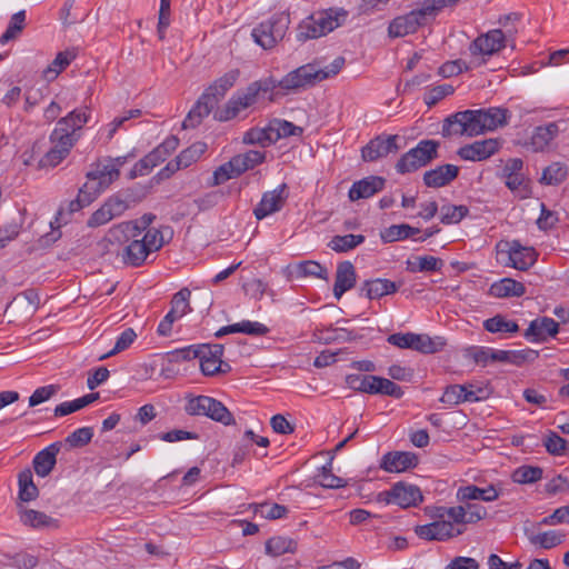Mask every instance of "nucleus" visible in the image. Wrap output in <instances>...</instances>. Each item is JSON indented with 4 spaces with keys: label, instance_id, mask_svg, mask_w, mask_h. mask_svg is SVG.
<instances>
[{
    "label": "nucleus",
    "instance_id": "f257e3e1",
    "mask_svg": "<svg viewBox=\"0 0 569 569\" xmlns=\"http://www.w3.org/2000/svg\"><path fill=\"white\" fill-rule=\"evenodd\" d=\"M317 74V64L307 63L288 72L280 80L269 76L253 81L243 90L237 91L226 106L218 110L216 118L219 121L236 118L242 110L253 106L261 93H270L269 100L273 101L274 96H287L311 88L320 82Z\"/></svg>",
    "mask_w": 569,
    "mask_h": 569
},
{
    "label": "nucleus",
    "instance_id": "f03ea898",
    "mask_svg": "<svg viewBox=\"0 0 569 569\" xmlns=\"http://www.w3.org/2000/svg\"><path fill=\"white\" fill-rule=\"evenodd\" d=\"M90 117V109L84 107L74 109L66 117L60 118L49 136L51 144L62 150L64 148L66 152L70 153L80 139L79 131L89 122Z\"/></svg>",
    "mask_w": 569,
    "mask_h": 569
},
{
    "label": "nucleus",
    "instance_id": "7ed1b4c3",
    "mask_svg": "<svg viewBox=\"0 0 569 569\" xmlns=\"http://www.w3.org/2000/svg\"><path fill=\"white\" fill-rule=\"evenodd\" d=\"M347 12L343 9L329 8L317 11L305 18L298 26L297 39L305 42L310 39H317L333 31L340 26V18H345Z\"/></svg>",
    "mask_w": 569,
    "mask_h": 569
},
{
    "label": "nucleus",
    "instance_id": "20e7f679",
    "mask_svg": "<svg viewBox=\"0 0 569 569\" xmlns=\"http://www.w3.org/2000/svg\"><path fill=\"white\" fill-rule=\"evenodd\" d=\"M183 411L191 417H207L223 426H233L236 420L229 409L218 399L192 393L184 396Z\"/></svg>",
    "mask_w": 569,
    "mask_h": 569
},
{
    "label": "nucleus",
    "instance_id": "39448f33",
    "mask_svg": "<svg viewBox=\"0 0 569 569\" xmlns=\"http://www.w3.org/2000/svg\"><path fill=\"white\" fill-rule=\"evenodd\" d=\"M440 142L432 139L420 140L415 148L405 152L396 163V171L400 174L411 173L428 166L439 154Z\"/></svg>",
    "mask_w": 569,
    "mask_h": 569
},
{
    "label": "nucleus",
    "instance_id": "423d86ee",
    "mask_svg": "<svg viewBox=\"0 0 569 569\" xmlns=\"http://www.w3.org/2000/svg\"><path fill=\"white\" fill-rule=\"evenodd\" d=\"M290 24V17L284 12L274 13L252 29L254 42L264 50L272 49L281 41Z\"/></svg>",
    "mask_w": 569,
    "mask_h": 569
},
{
    "label": "nucleus",
    "instance_id": "0eeeda50",
    "mask_svg": "<svg viewBox=\"0 0 569 569\" xmlns=\"http://www.w3.org/2000/svg\"><path fill=\"white\" fill-rule=\"evenodd\" d=\"M422 499L423 497L418 486L403 481L396 482L389 490L381 491L377 496L378 502L397 505L403 509L418 506Z\"/></svg>",
    "mask_w": 569,
    "mask_h": 569
},
{
    "label": "nucleus",
    "instance_id": "6e6552de",
    "mask_svg": "<svg viewBox=\"0 0 569 569\" xmlns=\"http://www.w3.org/2000/svg\"><path fill=\"white\" fill-rule=\"evenodd\" d=\"M471 111L477 136L506 126L510 118V111L502 107H490L487 109L476 110L471 109Z\"/></svg>",
    "mask_w": 569,
    "mask_h": 569
},
{
    "label": "nucleus",
    "instance_id": "1a4fd4ad",
    "mask_svg": "<svg viewBox=\"0 0 569 569\" xmlns=\"http://www.w3.org/2000/svg\"><path fill=\"white\" fill-rule=\"evenodd\" d=\"M88 181L84 183L86 187L91 191V194L98 197L101 192H103L109 186L118 180L120 177V171L110 167L109 163L98 162L91 166V170H89L86 174Z\"/></svg>",
    "mask_w": 569,
    "mask_h": 569
},
{
    "label": "nucleus",
    "instance_id": "9d476101",
    "mask_svg": "<svg viewBox=\"0 0 569 569\" xmlns=\"http://www.w3.org/2000/svg\"><path fill=\"white\" fill-rule=\"evenodd\" d=\"M288 198V186L283 182L276 189L262 194L261 200L253 209V216L257 220H262L272 213L279 212L286 204Z\"/></svg>",
    "mask_w": 569,
    "mask_h": 569
},
{
    "label": "nucleus",
    "instance_id": "9b49d317",
    "mask_svg": "<svg viewBox=\"0 0 569 569\" xmlns=\"http://www.w3.org/2000/svg\"><path fill=\"white\" fill-rule=\"evenodd\" d=\"M441 134L446 138L453 136H477L471 109L458 111L447 117L442 122Z\"/></svg>",
    "mask_w": 569,
    "mask_h": 569
},
{
    "label": "nucleus",
    "instance_id": "f8f14e48",
    "mask_svg": "<svg viewBox=\"0 0 569 569\" xmlns=\"http://www.w3.org/2000/svg\"><path fill=\"white\" fill-rule=\"evenodd\" d=\"M523 161L520 158L509 159L503 169L502 178L506 187L512 192H518L521 198H527L530 193L529 181L523 174Z\"/></svg>",
    "mask_w": 569,
    "mask_h": 569
},
{
    "label": "nucleus",
    "instance_id": "ddd939ff",
    "mask_svg": "<svg viewBox=\"0 0 569 569\" xmlns=\"http://www.w3.org/2000/svg\"><path fill=\"white\" fill-rule=\"evenodd\" d=\"M397 134H379L371 139L361 149V158L366 162H373L380 158L387 157L389 153L397 152L399 147Z\"/></svg>",
    "mask_w": 569,
    "mask_h": 569
},
{
    "label": "nucleus",
    "instance_id": "4468645a",
    "mask_svg": "<svg viewBox=\"0 0 569 569\" xmlns=\"http://www.w3.org/2000/svg\"><path fill=\"white\" fill-rule=\"evenodd\" d=\"M427 23V19L420 9L410 11L407 14L396 17L388 27L390 38H402L415 33L420 27Z\"/></svg>",
    "mask_w": 569,
    "mask_h": 569
},
{
    "label": "nucleus",
    "instance_id": "2eb2a0df",
    "mask_svg": "<svg viewBox=\"0 0 569 569\" xmlns=\"http://www.w3.org/2000/svg\"><path fill=\"white\" fill-rule=\"evenodd\" d=\"M415 532L420 539L423 540L443 541L449 538L461 535L463 532V529H457L451 521L440 519L431 523L417 526Z\"/></svg>",
    "mask_w": 569,
    "mask_h": 569
},
{
    "label": "nucleus",
    "instance_id": "dca6fc26",
    "mask_svg": "<svg viewBox=\"0 0 569 569\" xmlns=\"http://www.w3.org/2000/svg\"><path fill=\"white\" fill-rule=\"evenodd\" d=\"M559 332V323L549 317L533 319L525 330L523 337L532 343H542Z\"/></svg>",
    "mask_w": 569,
    "mask_h": 569
},
{
    "label": "nucleus",
    "instance_id": "f3484780",
    "mask_svg": "<svg viewBox=\"0 0 569 569\" xmlns=\"http://www.w3.org/2000/svg\"><path fill=\"white\" fill-rule=\"evenodd\" d=\"M500 148L498 139L478 140L460 147L457 154L468 161H482L493 156Z\"/></svg>",
    "mask_w": 569,
    "mask_h": 569
},
{
    "label": "nucleus",
    "instance_id": "a211bd4d",
    "mask_svg": "<svg viewBox=\"0 0 569 569\" xmlns=\"http://www.w3.org/2000/svg\"><path fill=\"white\" fill-rule=\"evenodd\" d=\"M506 36L500 29H493L486 34L479 36L470 44V52L473 56H491L505 48Z\"/></svg>",
    "mask_w": 569,
    "mask_h": 569
},
{
    "label": "nucleus",
    "instance_id": "6ab92c4d",
    "mask_svg": "<svg viewBox=\"0 0 569 569\" xmlns=\"http://www.w3.org/2000/svg\"><path fill=\"white\" fill-rule=\"evenodd\" d=\"M509 266L525 271L537 261V252L532 247H523L518 240L506 242Z\"/></svg>",
    "mask_w": 569,
    "mask_h": 569
},
{
    "label": "nucleus",
    "instance_id": "aec40b11",
    "mask_svg": "<svg viewBox=\"0 0 569 569\" xmlns=\"http://www.w3.org/2000/svg\"><path fill=\"white\" fill-rule=\"evenodd\" d=\"M418 456L409 451H389L380 460V468L387 472H403L417 467Z\"/></svg>",
    "mask_w": 569,
    "mask_h": 569
},
{
    "label": "nucleus",
    "instance_id": "412c9836",
    "mask_svg": "<svg viewBox=\"0 0 569 569\" xmlns=\"http://www.w3.org/2000/svg\"><path fill=\"white\" fill-rule=\"evenodd\" d=\"M386 187V179L380 176H368L355 181L349 189L350 201L368 199L382 191Z\"/></svg>",
    "mask_w": 569,
    "mask_h": 569
},
{
    "label": "nucleus",
    "instance_id": "4be33fe9",
    "mask_svg": "<svg viewBox=\"0 0 569 569\" xmlns=\"http://www.w3.org/2000/svg\"><path fill=\"white\" fill-rule=\"evenodd\" d=\"M224 347L221 343H202L201 353L198 356L200 360V369L204 376H214L221 368V358Z\"/></svg>",
    "mask_w": 569,
    "mask_h": 569
},
{
    "label": "nucleus",
    "instance_id": "5701e85b",
    "mask_svg": "<svg viewBox=\"0 0 569 569\" xmlns=\"http://www.w3.org/2000/svg\"><path fill=\"white\" fill-rule=\"evenodd\" d=\"M459 171L458 166L446 163L427 170L422 180L426 187L437 189L450 184L458 177Z\"/></svg>",
    "mask_w": 569,
    "mask_h": 569
},
{
    "label": "nucleus",
    "instance_id": "b1692460",
    "mask_svg": "<svg viewBox=\"0 0 569 569\" xmlns=\"http://www.w3.org/2000/svg\"><path fill=\"white\" fill-rule=\"evenodd\" d=\"M559 127L556 122L538 126L533 129L529 141L525 146L533 152H543L551 141L559 134Z\"/></svg>",
    "mask_w": 569,
    "mask_h": 569
},
{
    "label": "nucleus",
    "instance_id": "393cba45",
    "mask_svg": "<svg viewBox=\"0 0 569 569\" xmlns=\"http://www.w3.org/2000/svg\"><path fill=\"white\" fill-rule=\"evenodd\" d=\"M62 445L61 441H56L34 456L33 469L39 477L44 478L53 470Z\"/></svg>",
    "mask_w": 569,
    "mask_h": 569
},
{
    "label": "nucleus",
    "instance_id": "a878e982",
    "mask_svg": "<svg viewBox=\"0 0 569 569\" xmlns=\"http://www.w3.org/2000/svg\"><path fill=\"white\" fill-rule=\"evenodd\" d=\"M217 104L218 102L216 101V99H212L209 96V93H206L203 91V93L200 96L196 104L192 107V109L184 118L182 122V128L191 129L199 126L202 119L208 117Z\"/></svg>",
    "mask_w": 569,
    "mask_h": 569
},
{
    "label": "nucleus",
    "instance_id": "bb28decb",
    "mask_svg": "<svg viewBox=\"0 0 569 569\" xmlns=\"http://www.w3.org/2000/svg\"><path fill=\"white\" fill-rule=\"evenodd\" d=\"M356 278V269L350 261H342L338 264L333 284V296L337 300H340L345 292L355 287Z\"/></svg>",
    "mask_w": 569,
    "mask_h": 569
},
{
    "label": "nucleus",
    "instance_id": "cd10ccee",
    "mask_svg": "<svg viewBox=\"0 0 569 569\" xmlns=\"http://www.w3.org/2000/svg\"><path fill=\"white\" fill-rule=\"evenodd\" d=\"M468 356L482 367L489 362L511 361V350H498L489 347H471L468 349Z\"/></svg>",
    "mask_w": 569,
    "mask_h": 569
},
{
    "label": "nucleus",
    "instance_id": "c85d7f7f",
    "mask_svg": "<svg viewBox=\"0 0 569 569\" xmlns=\"http://www.w3.org/2000/svg\"><path fill=\"white\" fill-rule=\"evenodd\" d=\"M400 283H396L389 279H370L366 280L361 286V292L370 300L380 299L385 296L397 292Z\"/></svg>",
    "mask_w": 569,
    "mask_h": 569
},
{
    "label": "nucleus",
    "instance_id": "c756f323",
    "mask_svg": "<svg viewBox=\"0 0 569 569\" xmlns=\"http://www.w3.org/2000/svg\"><path fill=\"white\" fill-rule=\"evenodd\" d=\"M313 336L319 342L325 345L348 342L357 338L353 331L345 328H335L331 325L327 327H317Z\"/></svg>",
    "mask_w": 569,
    "mask_h": 569
},
{
    "label": "nucleus",
    "instance_id": "7c9ffc66",
    "mask_svg": "<svg viewBox=\"0 0 569 569\" xmlns=\"http://www.w3.org/2000/svg\"><path fill=\"white\" fill-rule=\"evenodd\" d=\"M240 77L239 69H232L226 72L220 78L216 79L213 83H211L206 90V93L212 99H216L219 102L226 93L236 84L237 80Z\"/></svg>",
    "mask_w": 569,
    "mask_h": 569
},
{
    "label": "nucleus",
    "instance_id": "2f4dec72",
    "mask_svg": "<svg viewBox=\"0 0 569 569\" xmlns=\"http://www.w3.org/2000/svg\"><path fill=\"white\" fill-rule=\"evenodd\" d=\"M457 496L460 500H482L486 502L495 501L499 498V491L493 485L487 488H479L475 485H468L458 489Z\"/></svg>",
    "mask_w": 569,
    "mask_h": 569
},
{
    "label": "nucleus",
    "instance_id": "473e14b6",
    "mask_svg": "<svg viewBox=\"0 0 569 569\" xmlns=\"http://www.w3.org/2000/svg\"><path fill=\"white\" fill-rule=\"evenodd\" d=\"M489 293L496 298L521 297L526 293V287L511 278H503L490 286Z\"/></svg>",
    "mask_w": 569,
    "mask_h": 569
},
{
    "label": "nucleus",
    "instance_id": "72a5a7b5",
    "mask_svg": "<svg viewBox=\"0 0 569 569\" xmlns=\"http://www.w3.org/2000/svg\"><path fill=\"white\" fill-rule=\"evenodd\" d=\"M445 262L433 256H416L406 261V270L411 273L441 271Z\"/></svg>",
    "mask_w": 569,
    "mask_h": 569
},
{
    "label": "nucleus",
    "instance_id": "f704fd0d",
    "mask_svg": "<svg viewBox=\"0 0 569 569\" xmlns=\"http://www.w3.org/2000/svg\"><path fill=\"white\" fill-rule=\"evenodd\" d=\"M297 548V541L284 536L271 537L264 543L266 555L272 558L280 557L284 553H295Z\"/></svg>",
    "mask_w": 569,
    "mask_h": 569
},
{
    "label": "nucleus",
    "instance_id": "c9c22d12",
    "mask_svg": "<svg viewBox=\"0 0 569 569\" xmlns=\"http://www.w3.org/2000/svg\"><path fill=\"white\" fill-rule=\"evenodd\" d=\"M20 520L23 525L34 529L56 528L58 520L42 511L23 509L20 512Z\"/></svg>",
    "mask_w": 569,
    "mask_h": 569
},
{
    "label": "nucleus",
    "instance_id": "e433bc0d",
    "mask_svg": "<svg viewBox=\"0 0 569 569\" xmlns=\"http://www.w3.org/2000/svg\"><path fill=\"white\" fill-rule=\"evenodd\" d=\"M167 157L156 147L152 151L140 159L130 171V178L148 174L154 167L162 163Z\"/></svg>",
    "mask_w": 569,
    "mask_h": 569
},
{
    "label": "nucleus",
    "instance_id": "4c0bfd02",
    "mask_svg": "<svg viewBox=\"0 0 569 569\" xmlns=\"http://www.w3.org/2000/svg\"><path fill=\"white\" fill-rule=\"evenodd\" d=\"M150 252L146 248V243L141 240H132L126 248L122 254L123 262L132 267H140L147 259Z\"/></svg>",
    "mask_w": 569,
    "mask_h": 569
},
{
    "label": "nucleus",
    "instance_id": "58836bf2",
    "mask_svg": "<svg viewBox=\"0 0 569 569\" xmlns=\"http://www.w3.org/2000/svg\"><path fill=\"white\" fill-rule=\"evenodd\" d=\"M365 241L366 237L363 234H338L331 238V240L328 242V247L335 252L342 253L353 250Z\"/></svg>",
    "mask_w": 569,
    "mask_h": 569
},
{
    "label": "nucleus",
    "instance_id": "ea45409f",
    "mask_svg": "<svg viewBox=\"0 0 569 569\" xmlns=\"http://www.w3.org/2000/svg\"><path fill=\"white\" fill-rule=\"evenodd\" d=\"M371 382H373L371 395L388 396L395 399H401L405 395L402 387L388 378L373 376Z\"/></svg>",
    "mask_w": 569,
    "mask_h": 569
},
{
    "label": "nucleus",
    "instance_id": "a19ab883",
    "mask_svg": "<svg viewBox=\"0 0 569 569\" xmlns=\"http://www.w3.org/2000/svg\"><path fill=\"white\" fill-rule=\"evenodd\" d=\"M483 329L490 333H516L519 331V326L513 320H508L502 315H496L488 318L482 323Z\"/></svg>",
    "mask_w": 569,
    "mask_h": 569
},
{
    "label": "nucleus",
    "instance_id": "79ce46f5",
    "mask_svg": "<svg viewBox=\"0 0 569 569\" xmlns=\"http://www.w3.org/2000/svg\"><path fill=\"white\" fill-rule=\"evenodd\" d=\"M19 483V499L23 502H29L34 500L39 490L38 487L33 482V476L30 469H24L19 472L18 476Z\"/></svg>",
    "mask_w": 569,
    "mask_h": 569
},
{
    "label": "nucleus",
    "instance_id": "37998d69",
    "mask_svg": "<svg viewBox=\"0 0 569 569\" xmlns=\"http://www.w3.org/2000/svg\"><path fill=\"white\" fill-rule=\"evenodd\" d=\"M316 482L327 489H339L347 486V481L332 472V460L323 465L316 475Z\"/></svg>",
    "mask_w": 569,
    "mask_h": 569
},
{
    "label": "nucleus",
    "instance_id": "c03bdc74",
    "mask_svg": "<svg viewBox=\"0 0 569 569\" xmlns=\"http://www.w3.org/2000/svg\"><path fill=\"white\" fill-rule=\"evenodd\" d=\"M446 342L442 338H431L428 335L415 333L412 350L430 355L443 349Z\"/></svg>",
    "mask_w": 569,
    "mask_h": 569
},
{
    "label": "nucleus",
    "instance_id": "a18cd8bd",
    "mask_svg": "<svg viewBox=\"0 0 569 569\" xmlns=\"http://www.w3.org/2000/svg\"><path fill=\"white\" fill-rule=\"evenodd\" d=\"M207 150L204 142H196L182 150L176 158V169L188 168L194 163Z\"/></svg>",
    "mask_w": 569,
    "mask_h": 569
},
{
    "label": "nucleus",
    "instance_id": "49530a36",
    "mask_svg": "<svg viewBox=\"0 0 569 569\" xmlns=\"http://www.w3.org/2000/svg\"><path fill=\"white\" fill-rule=\"evenodd\" d=\"M565 537V533L556 530H549L539 533H531L528 536V539L533 546H539L542 549H551L559 546L563 541Z\"/></svg>",
    "mask_w": 569,
    "mask_h": 569
},
{
    "label": "nucleus",
    "instance_id": "de8ad7c7",
    "mask_svg": "<svg viewBox=\"0 0 569 569\" xmlns=\"http://www.w3.org/2000/svg\"><path fill=\"white\" fill-rule=\"evenodd\" d=\"M543 470L538 466H520L513 470L511 479L519 485H530L542 478Z\"/></svg>",
    "mask_w": 569,
    "mask_h": 569
},
{
    "label": "nucleus",
    "instance_id": "09e8293b",
    "mask_svg": "<svg viewBox=\"0 0 569 569\" xmlns=\"http://www.w3.org/2000/svg\"><path fill=\"white\" fill-rule=\"evenodd\" d=\"M253 510V513L260 516L261 518L276 520L284 518L289 510L286 506L279 503H253L250 506Z\"/></svg>",
    "mask_w": 569,
    "mask_h": 569
},
{
    "label": "nucleus",
    "instance_id": "8fccbe9b",
    "mask_svg": "<svg viewBox=\"0 0 569 569\" xmlns=\"http://www.w3.org/2000/svg\"><path fill=\"white\" fill-rule=\"evenodd\" d=\"M568 174V168L561 162H552L543 169L540 182L547 186L560 184Z\"/></svg>",
    "mask_w": 569,
    "mask_h": 569
},
{
    "label": "nucleus",
    "instance_id": "3c124183",
    "mask_svg": "<svg viewBox=\"0 0 569 569\" xmlns=\"http://www.w3.org/2000/svg\"><path fill=\"white\" fill-rule=\"evenodd\" d=\"M132 228L134 226L128 221L118 223L108 230L104 240L111 244L128 242L131 238H134Z\"/></svg>",
    "mask_w": 569,
    "mask_h": 569
},
{
    "label": "nucleus",
    "instance_id": "603ef678",
    "mask_svg": "<svg viewBox=\"0 0 569 569\" xmlns=\"http://www.w3.org/2000/svg\"><path fill=\"white\" fill-rule=\"evenodd\" d=\"M243 142L248 144H260L262 147L274 143L271 124L267 128H252L244 133Z\"/></svg>",
    "mask_w": 569,
    "mask_h": 569
},
{
    "label": "nucleus",
    "instance_id": "864d4df0",
    "mask_svg": "<svg viewBox=\"0 0 569 569\" xmlns=\"http://www.w3.org/2000/svg\"><path fill=\"white\" fill-rule=\"evenodd\" d=\"M74 56L68 51L59 52L51 64L43 70V77L51 81L58 77V74L63 71L73 60Z\"/></svg>",
    "mask_w": 569,
    "mask_h": 569
},
{
    "label": "nucleus",
    "instance_id": "5fc2aeb1",
    "mask_svg": "<svg viewBox=\"0 0 569 569\" xmlns=\"http://www.w3.org/2000/svg\"><path fill=\"white\" fill-rule=\"evenodd\" d=\"M372 378L373 375L349 373L346 376L345 382L349 389L356 392L371 395L373 387Z\"/></svg>",
    "mask_w": 569,
    "mask_h": 569
},
{
    "label": "nucleus",
    "instance_id": "6e6d98bb",
    "mask_svg": "<svg viewBox=\"0 0 569 569\" xmlns=\"http://www.w3.org/2000/svg\"><path fill=\"white\" fill-rule=\"evenodd\" d=\"M440 221L443 224L459 223L465 217L468 216L469 209L463 204H445L440 209Z\"/></svg>",
    "mask_w": 569,
    "mask_h": 569
},
{
    "label": "nucleus",
    "instance_id": "4d7b16f0",
    "mask_svg": "<svg viewBox=\"0 0 569 569\" xmlns=\"http://www.w3.org/2000/svg\"><path fill=\"white\" fill-rule=\"evenodd\" d=\"M462 386L466 389V393H463V396L467 402H478L486 400L492 393V389L488 383L469 382Z\"/></svg>",
    "mask_w": 569,
    "mask_h": 569
},
{
    "label": "nucleus",
    "instance_id": "13d9d810",
    "mask_svg": "<svg viewBox=\"0 0 569 569\" xmlns=\"http://www.w3.org/2000/svg\"><path fill=\"white\" fill-rule=\"evenodd\" d=\"M270 124L273 131L274 142L281 138L301 136L303 132V129L301 127H298L287 120L276 119L271 121Z\"/></svg>",
    "mask_w": 569,
    "mask_h": 569
},
{
    "label": "nucleus",
    "instance_id": "bf43d9fd",
    "mask_svg": "<svg viewBox=\"0 0 569 569\" xmlns=\"http://www.w3.org/2000/svg\"><path fill=\"white\" fill-rule=\"evenodd\" d=\"M298 277H316L319 279H328V270L317 261L307 260L299 262L296 267Z\"/></svg>",
    "mask_w": 569,
    "mask_h": 569
},
{
    "label": "nucleus",
    "instance_id": "052dcab7",
    "mask_svg": "<svg viewBox=\"0 0 569 569\" xmlns=\"http://www.w3.org/2000/svg\"><path fill=\"white\" fill-rule=\"evenodd\" d=\"M26 11L21 10L14 13L7 27V30L0 37V43L4 44L14 39L24 28Z\"/></svg>",
    "mask_w": 569,
    "mask_h": 569
},
{
    "label": "nucleus",
    "instance_id": "680f3d73",
    "mask_svg": "<svg viewBox=\"0 0 569 569\" xmlns=\"http://www.w3.org/2000/svg\"><path fill=\"white\" fill-rule=\"evenodd\" d=\"M137 339V333L132 328L124 329L116 340L114 347L107 353L102 355L99 359H108L121 351L128 349Z\"/></svg>",
    "mask_w": 569,
    "mask_h": 569
},
{
    "label": "nucleus",
    "instance_id": "e2e57ef3",
    "mask_svg": "<svg viewBox=\"0 0 569 569\" xmlns=\"http://www.w3.org/2000/svg\"><path fill=\"white\" fill-rule=\"evenodd\" d=\"M546 450L551 456H565L568 450V442L555 431H549L543 440Z\"/></svg>",
    "mask_w": 569,
    "mask_h": 569
},
{
    "label": "nucleus",
    "instance_id": "0e129e2a",
    "mask_svg": "<svg viewBox=\"0 0 569 569\" xmlns=\"http://www.w3.org/2000/svg\"><path fill=\"white\" fill-rule=\"evenodd\" d=\"M93 437V429L91 427H82L76 429L66 439L64 443L70 448H82L87 446Z\"/></svg>",
    "mask_w": 569,
    "mask_h": 569
},
{
    "label": "nucleus",
    "instance_id": "69168bd1",
    "mask_svg": "<svg viewBox=\"0 0 569 569\" xmlns=\"http://www.w3.org/2000/svg\"><path fill=\"white\" fill-rule=\"evenodd\" d=\"M201 353V345H190L183 348L174 349L167 353L170 362H182L198 358Z\"/></svg>",
    "mask_w": 569,
    "mask_h": 569
},
{
    "label": "nucleus",
    "instance_id": "338daca9",
    "mask_svg": "<svg viewBox=\"0 0 569 569\" xmlns=\"http://www.w3.org/2000/svg\"><path fill=\"white\" fill-rule=\"evenodd\" d=\"M3 557L9 560L7 566L17 569H33L38 565V558L27 552L4 553Z\"/></svg>",
    "mask_w": 569,
    "mask_h": 569
},
{
    "label": "nucleus",
    "instance_id": "774afa93",
    "mask_svg": "<svg viewBox=\"0 0 569 569\" xmlns=\"http://www.w3.org/2000/svg\"><path fill=\"white\" fill-rule=\"evenodd\" d=\"M191 291L188 288H182L176 292L171 299V309L178 313V316H184L192 309L190 307Z\"/></svg>",
    "mask_w": 569,
    "mask_h": 569
}]
</instances>
